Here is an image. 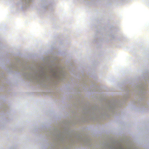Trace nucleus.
Masks as SVG:
<instances>
[{
	"instance_id": "nucleus-1",
	"label": "nucleus",
	"mask_w": 149,
	"mask_h": 149,
	"mask_svg": "<svg viewBox=\"0 0 149 149\" xmlns=\"http://www.w3.org/2000/svg\"><path fill=\"white\" fill-rule=\"evenodd\" d=\"M63 69L62 66L55 62L47 63L40 67L35 66L27 68L24 76L27 78L36 79L38 82L41 79H50L51 77L63 80L65 73Z\"/></svg>"
},
{
	"instance_id": "nucleus-2",
	"label": "nucleus",
	"mask_w": 149,
	"mask_h": 149,
	"mask_svg": "<svg viewBox=\"0 0 149 149\" xmlns=\"http://www.w3.org/2000/svg\"><path fill=\"white\" fill-rule=\"evenodd\" d=\"M47 134L54 139V146L67 148L70 146L73 142L72 134L68 132L62 133L58 129L50 130Z\"/></svg>"
},
{
	"instance_id": "nucleus-3",
	"label": "nucleus",
	"mask_w": 149,
	"mask_h": 149,
	"mask_svg": "<svg viewBox=\"0 0 149 149\" xmlns=\"http://www.w3.org/2000/svg\"><path fill=\"white\" fill-rule=\"evenodd\" d=\"M146 85L144 84H140L137 87L138 91V93L139 94H142V95H144L146 93Z\"/></svg>"
},
{
	"instance_id": "nucleus-4",
	"label": "nucleus",
	"mask_w": 149,
	"mask_h": 149,
	"mask_svg": "<svg viewBox=\"0 0 149 149\" xmlns=\"http://www.w3.org/2000/svg\"><path fill=\"white\" fill-rule=\"evenodd\" d=\"M23 69H24V71L25 72H26V70L28 68H30V67H29L28 66L26 67H25V66L24 67V66H23Z\"/></svg>"
}]
</instances>
